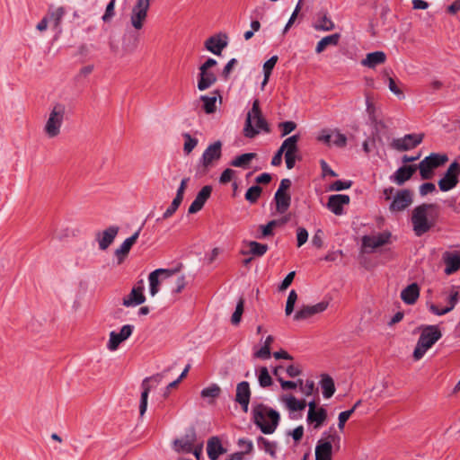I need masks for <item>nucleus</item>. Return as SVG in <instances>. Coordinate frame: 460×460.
<instances>
[{"mask_svg":"<svg viewBox=\"0 0 460 460\" xmlns=\"http://www.w3.org/2000/svg\"><path fill=\"white\" fill-rule=\"evenodd\" d=\"M440 208L435 203H422L411 212V222L416 236L420 237L436 226Z\"/></svg>","mask_w":460,"mask_h":460,"instance_id":"nucleus-1","label":"nucleus"},{"mask_svg":"<svg viewBox=\"0 0 460 460\" xmlns=\"http://www.w3.org/2000/svg\"><path fill=\"white\" fill-rule=\"evenodd\" d=\"M270 126L262 115L260 102L258 99L252 102V109L247 112L244 127L243 129V136L247 138H254L261 132L269 133Z\"/></svg>","mask_w":460,"mask_h":460,"instance_id":"nucleus-2","label":"nucleus"},{"mask_svg":"<svg viewBox=\"0 0 460 460\" xmlns=\"http://www.w3.org/2000/svg\"><path fill=\"white\" fill-rule=\"evenodd\" d=\"M253 421L264 434H272L279 422V413L262 404L259 403L252 409Z\"/></svg>","mask_w":460,"mask_h":460,"instance_id":"nucleus-3","label":"nucleus"},{"mask_svg":"<svg viewBox=\"0 0 460 460\" xmlns=\"http://www.w3.org/2000/svg\"><path fill=\"white\" fill-rule=\"evenodd\" d=\"M441 337L442 333L438 325L424 326L413 351L414 359L420 360L422 358L427 350L430 349Z\"/></svg>","mask_w":460,"mask_h":460,"instance_id":"nucleus-4","label":"nucleus"},{"mask_svg":"<svg viewBox=\"0 0 460 460\" xmlns=\"http://www.w3.org/2000/svg\"><path fill=\"white\" fill-rule=\"evenodd\" d=\"M65 115L66 107L64 104L58 102L53 105L43 128V131L49 138L57 137L60 134Z\"/></svg>","mask_w":460,"mask_h":460,"instance_id":"nucleus-5","label":"nucleus"},{"mask_svg":"<svg viewBox=\"0 0 460 460\" xmlns=\"http://www.w3.org/2000/svg\"><path fill=\"white\" fill-rule=\"evenodd\" d=\"M336 441H340V437L334 427H331L323 433L321 439L317 442L315 447V460H332V443Z\"/></svg>","mask_w":460,"mask_h":460,"instance_id":"nucleus-6","label":"nucleus"},{"mask_svg":"<svg viewBox=\"0 0 460 460\" xmlns=\"http://www.w3.org/2000/svg\"><path fill=\"white\" fill-rule=\"evenodd\" d=\"M448 161L446 154L431 153L425 157L417 166L422 180H429L433 177V171Z\"/></svg>","mask_w":460,"mask_h":460,"instance_id":"nucleus-7","label":"nucleus"},{"mask_svg":"<svg viewBox=\"0 0 460 460\" xmlns=\"http://www.w3.org/2000/svg\"><path fill=\"white\" fill-rule=\"evenodd\" d=\"M163 380L162 374H156L152 376L146 377L141 384L142 393L139 402V413L142 417L147 409V401L150 391L155 389Z\"/></svg>","mask_w":460,"mask_h":460,"instance_id":"nucleus-8","label":"nucleus"},{"mask_svg":"<svg viewBox=\"0 0 460 460\" xmlns=\"http://www.w3.org/2000/svg\"><path fill=\"white\" fill-rule=\"evenodd\" d=\"M424 134H406L402 137L393 139L391 147L399 152L412 150L423 141Z\"/></svg>","mask_w":460,"mask_h":460,"instance_id":"nucleus-9","label":"nucleus"},{"mask_svg":"<svg viewBox=\"0 0 460 460\" xmlns=\"http://www.w3.org/2000/svg\"><path fill=\"white\" fill-rule=\"evenodd\" d=\"M460 175V164L453 162L444 176L438 181V187L442 191H448L454 189L458 183Z\"/></svg>","mask_w":460,"mask_h":460,"instance_id":"nucleus-10","label":"nucleus"},{"mask_svg":"<svg viewBox=\"0 0 460 460\" xmlns=\"http://www.w3.org/2000/svg\"><path fill=\"white\" fill-rule=\"evenodd\" d=\"M413 201L412 191L408 189L397 190L389 204L391 212H401L406 209Z\"/></svg>","mask_w":460,"mask_h":460,"instance_id":"nucleus-11","label":"nucleus"},{"mask_svg":"<svg viewBox=\"0 0 460 460\" xmlns=\"http://www.w3.org/2000/svg\"><path fill=\"white\" fill-rule=\"evenodd\" d=\"M327 420V411L323 407H317L315 401L308 402L306 421L313 425L314 429H319Z\"/></svg>","mask_w":460,"mask_h":460,"instance_id":"nucleus-12","label":"nucleus"},{"mask_svg":"<svg viewBox=\"0 0 460 460\" xmlns=\"http://www.w3.org/2000/svg\"><path fill=\"white\" fill-rule=\"evenodd\" d=\"M149 6L150 0H137L136 4L133 6L130 17L132 26L135 29H142L144 22L147 16Z\"/></svg>","mask_w":460,"mask_h":460,"instance_id":"nucleus-13","label":"nucleus"},{"mask_svg":"<svg viewBox=\"0 0 460 460\" xmlns=\"http://www.w3.org/2000/svg\"><path fill=\"white\" fill-rule=\"evenodd\" d=\"M134 326L131 324L123 325L119 332L114 331L110 332V339L107 343V349L111 351L116 350L119 344L128 339L133 333Z\"/></svg>","mask_w":460,"mask_h":460,"instance_id":"nucleus-14","label":"nucleus"},{"mask_svg":"<svg viewBox=\"0 0 460 460\" xmlns=\"http://www.w3.org/2000/svg\"><path fill=\"white\" fill-rule=\"evenodd\" d=\"M328 302L322 301L313 305H302L294 314L295 321L307 320L314 314L323 313L328 307Z\"/></svg>","mask_w":460,"mask_h":460,"instance_id":"nucleus-15","label":"nucleus"},{"mask_svg":"<svg viewBox=\"0 0 460 460\" xmlns=\"http://www.w3.org/2000/svg\"><path fill=\"white\" fill-rule=\"evenodd\" d=\"M222 144L220 141H216L209 145L203 152L200 164L204 168H208L212 165L213 162L220 159L222 155Z\"/></svg>","mask_w":460,"mask_h":460,"instance_id":"nucleus-16","label":"nucleus"},{"mask_svg":"<svg viewBox=\"0 0 460 460\" xmlns=\"http://www.w3.org/2000/svg\"><path fill=\"white\" fill-rule=\"evenodd\" d=\"M196 438L195 429L191 428L181 438L173 441V449L177 453H191Z\"/></svg>","mask_w":460,"mask_h":460,"instance_id":"nucleus-17","label":"nucleus"},{"mask_svg":"<svg viewBox=\"0 0 460 460\" xmlns=\"http://www.w3.org/2000/svg\"><path fill=\"white\" fill-rule=\"evenodd\" d=\"M119 231V226H111L103 231L97 232L95 234V240L98 243L99 249L105 251L113 243Z\"/></svg>","mask_w":460,"mask_h":460,"instance_id":"nucleus-18","label":"nucleus"},{"mask_svg":"<svg viewBox=\"0 0 460 460\" xmlns=\"http://www.w3.org/2000/svg\"><path fill=\"white\" fill-rule=\"evenodd\" d=\"M350 198L346 194L331 195L328 199L327 208L336 216L344 214V206L349 204Z\"/></svg>","mask_w":460,"mask_h":460,"instance_id":"nucleus-19","label":"nucleus"},{"mask_svg":"<svg viewBox=\"0 0 460 460\" xmlns=\"http://www.w3.org/2000/svg\"><path fill=\"white\" fill-rule=\"evenodd\" d=\"M174 271L164 269H157L152 271L148 276L149 292L152 296H155L159 292L160 277L164 276V279L170 278L173 275Z\"/></svg>","mask_w":460,"mask_h":460,"instance_id":"nucleus-20","label":"nucleus"},{"mask_svg":"<svg viewBox=\"0 0 460 460\" xmlns=\"http://www.w3.org/2000/svg\"><path fill=\"white\" fill-rule=\"evenodd\" d=\"M251 399L250 385L247 381H243L237 384L235 401L238 402L244 412L248 411V407Z\"/></svg>","mask_w":460,"mask_h":460,"instance_id":"nucleus-21","label":"nucleus"},{"mask_svg":"<svg viewBox=\"0 0 460 460\" xmlns=\"http://www.w3.org/2000/svg\"><path fill=\"white\" fill-rule=\"evenodd\" d=\"M212 192V187L206 185L198 192L196 198L189 207L188 212L190 214H195L202 209L207 200L209 199Z\"/></svg>","mask_w":460,"mask_h":460,"instance_id":"nucleus-22","label":"nucleus"},{"mask_svg":"<svg viewBox=\"0 0 460 460\" xmlns=\"http://www.w3.org/2000/svg\"><path fill=\"white\" fill-rule=\"evenodd\" d=\"M145 301L144 287L139 285L134 287L130 293L123 298L122 305L126 307H134L142 305Z\"/></svg>","mask_w":460,"mask_h":460,"instance_id":"nucleus-23","label":"nucleus"},{"mask_svg":"<svg viewBox=\"0 0 460 460\" xmlns=\"http://www.w3.org/2000/svg\"><path fill=\"white\" fill-rule=\"evenodd\" d=\"M226 39V34L211 36L205 41V48L215 55H221L222 50L227 46Z\"/></svg>","mask_w":460,"mask_h":460,"instance_id":"nucleus-24","label":"nucleus"},{"mask_svg":"<svg viewBox=\"0 0 460 460\" xmlns=\"http://www.w3.org/2000/svg\"><path fill=\"white\" fill-rule=\"evenodd\" d=\"M417 170V165H403L398 168L394 174L390 176L391 181L401 186L410 180Z\"/></svg>","mask_w":460,"mask_h":460,"instance_id":"nucleus-25","label":"nucleus"},{"mask_svg":"<svg viewBox=\"0 0 460 460\" xmlns=\"http://www.w3.org/2000/svg\"><path fill=\"white\" fill-rule=\"evenodd\" d=\"M142 227H139L130 237L127 238L121 245L115 250V255L118 258V263L120 264L128 254L131 247L139 237Z\"/></svg>","mask_w":460,"mask_h":460,"instance_id":"nucleus-26","label":"nucleus"},{"mask_svg":"<svg viewBox=\"0 0 460 460\" xmlns=\"http://www.w3.org/2000/svg\"><path fill=\"white\" fill-rule=\"evenodd\" d=\"M226 449L222 446L218 437H211L207 442V453L210 460H217L218 457L225 454Z\"/></svg>","mask_w":460,"mask_h":460,"instance_id":"nucleus-27","label":"nucleus"},{"mask_svg":"<svg viewBox=\"0 0 460 460\" xmlns=\"http://www.w3.org/2000/svg\"><path fill=\"white\" fill-rule=\"evenodd\" d=\"M390 236V233H382L376 235H365L362 238V244L366 248H378L387 243Z\"/></svg>","mask_w":460,"mask_h":460,"instance_id":"nucleus-28","label":"nucleus"},{"mask_svg":"<svg viewBox=\"0 0 460 460\" xmlns=\"http://www.w3.org/2000/svg\"><path fill=\"white\" fill-rule=\"evenodd\" d=\"M443 259L446 264L445 272L452 274L460 269V252H445Z\"/></svg>","mask_w":460,"mask_h":460,"instance_id":"nucleus-29","label":"nucleus"},{"mask_svg":"<svg viewBox=\"0 0 460 460\" xmlns=\"http://www.w3.org/2000/svg\"><path fill=\"white\" fill-rule=\"evenodd\" d=\"M459 301V293L456 290H451L448 296V305L445 308L439 309L435 305H430L429 310L436 315H443L451 312Z\"/></svg>","mask_w":460,"mask_h":460,"instance_id":"nucleus-30","label":"nucleus"},{"mask_svg":"<svg viewBox=\"0 0 460 460\" xmlns=\"http://www.w3.org/2000/svg\"><path fill=\"white\" fill-rule=\"evenodd\" d=\"M420 296V288L417 283H412L401 292L402 300L407 305H413Z\"/></svg>","mask_w":460,"mask_h":460,"instance_id":"nucleus-31","label":"nucleus"},{"mask_svg":"<svg viewBox=\"0 0 460 460\" xmlns=\"http://www.w3.org/2000/svg\"><path fill=\"white\" fill-rule=\"evenodd\" d=\"M198 81V89L205 91L211 87L217 82V75L208 70H199Z\"/></svg>","mask_w":460,"mask_h":460,"instance_id":"nucleus-32","label":"nucleus"},{"mask_svg":"<svg viewBox=\"0 0 460 460\" xmlns=\"http://www.w3.org/2000/svg\"><path fill=\"white\" fill-rule=\"evenodd\" d=\"M386 56L383 51H375L368 53L361 61V64L365 66L374 68L377 65L383 64L385 62Z\"/></svg>","mask_w":460,"mask_h":460,"instance_id":"nucleus-33","label":"nucleus"},{"mask_svg":"<svg viewBox=\"0 0 460 460\" xmlns=\"http://www.w3.org/2000/svg\"><path fill=\"white\" fill-rule=\"evenodd\" d=\"M341 40L340 33H333L328 36L323 37L321 40H319L315 47V52L317 54L322 53L326 49L327 47L330 46H337Z\"/></svg>","mask_w":460,"mask_h":460,"instance_id":"nucleus-34","label":"nucleus"},{"mask_svg":"<svg viewBox=\"0 0 460 460\" xmlns=\"http://www.w3.org/2000/svg\"><path fill=\"white\" fill-rule=\"evenodd\" d=\"M313 27L315 31H331L335 28V25L332 19L326 13H323L317 17Z\"/></svg>","mask_w":460,"mask_h":460,"instance_id":"nucleus-35","label":"nucleus"},{"mask_svg":"<svg viewBox=\"0 0 460 460\" xmlns=\"http://www.w3.org/2000/svg\"><path fill=\"white\" fill-rule=\"evenodd\" d=\"M274 199L276 201L277 211L280 214L287 212L290 207V195L288 193H281L280 191H276Z\"/></svg>","mask_w":460,"mask_h":460,"instance_id":"nucleus-36","label":"nucleus"},{"mask_svg":"<svg viewBox=\"0 0 460 460\" xmlns=\"http://www.w3.org/2000/svg\"><path fill=\"white\" fill-rule=\"evenodd\" d=\"M320 385L323 390V395L326 399L331 398L335 393V385L333 379L328 375L322 376Z\"/></svg>","mask_w":460,"mask_h":460,"instance_id":"nucleus-37","label":"nucleus"},{"mask_svg":"<svg viewBox=\"0 0 460 460\" xmlns=\"http://www.w3.org/2000/svg\"><path fill=\"white\" fill-rule=\"evenodd\" d=\"M298 140H299V136L293 135V136L286 138L283 141L279 149H281L285 154H290V155L296 154V152L298 151V147H297Z\"/></svg>","mask_w":460,"mask_h":460,"instance_id":"nucleus-38","label":"nucleus"},{"mask_svg":"<svg viewBox=\"0 0 460 460\" xmlns=\"http://www.w3.org/2000/svg\"><path fill=\"white\" fill-rule=\"evenodd\" d=\"M282 401L291 411H303L306 407L305 400H298L293 395H287L283 397Z\"/></svg>","mask_w":460,"mask_h":460,"instance_id":"nucleus-39","label":"nucleus"},{"mask_svg":"<svg viewBox=\"0 0 460 460\" xmlns=\"http://www.w3.org/2000/svg\"><path fill=\"white\" fill-rule=\"evenodd\" d=\"M248 246L250 248V251L249 252H242V253L243 254L250 253L255 257L263 256L269 249V246L267 244L261 243L256 241H250L248 243Z\"/></svg>","mask_w":460,"mask_h":460,"instance_id":"nucleus-40","label":"nucleus"},{"mask_svg":"<svg viewBox=\"0 0 460 460\" xmlns=\"http://www.w3.org/2000/svg\"><path fill=\"white\" fill-rule=\"evenodd\" d=\"M255 153H245L233 159L230 162V164L234 167L246 169L249 167V164L253 158H255Z\"/></svg>","mask_w":460,"mask_h":460,"instance_id":"nucleus-41","label":"nucleus"},{"mask_svg":"<svg viewBox=\"0 0 460 460\" xmlns=\"http://www.w3.org/2000/svg\"><path fill=\"white\" fill-rule=\"evenodd\" d=\"M182 137L184 138L183 152L185 155H190L197 146L199 140L187 132L183 133Z\"/></svg>","mask_w":460,"mask_h":460,"instance_id":"nucleus-42","label":"nucleus"},{"mask_svg":"<svg viewBox=\"0 0 460 460\" xmlns=\"http://www.w3.org/2000/svg\"><path fill=\"white\" fill-rule=\"evenodd\" d=\"M258 444L266 453L270 454L272 457H276L277 444L275 442H271L263 437H259Z\"/></svg>","mask_w":460,"mask_h":460,"instance_id":"nucleus-43","label":"nucleus"},{"mask_svg":"<svg viewBox=\"0 0 460 460\" xmlns=\"http://www.w3.org/2000/svg\"><path fill=\"white\" fill-rule=\"evenodd\" d=\"M221 388L217 384H212L211 385L204 388L200 392V395L202 398H210L215 399L220 395Z\"/></svg>","mask_w":460,"mask_h":460,"instance_id":"nucleus-44","label":"nucleus"},{"mask_svg":"<svg viewBox=\"0 0 460 460\" xmlns=\"http://www.w3.org/2000/svg\"><path fill=\"white\" fill-rule=\"evenodd\" d=\"M200 100L203 102V109L206 113L210 114L216 111V96L201 95Z\"/></svg>","mask_w":460,"mask_h":460,"instance_id":"nucleus-45","label":"nucleus"},{"mask_svg":"<svg viewBox=\"0 0 460 460\" xmlns=\"http://www.w3.org/2000/svg\"><path fill=\"white\" fill-rule=\"evenodd\" d=\"M278 61V56H272L270 59H268L263 65V73H264V80L262 84H266L270 75L274 68L276 63Z\"/></svg>","mask_w":460,"mask_h":460,"instance_id":"nucleus-46","label":"nucleus"},{"mask_svg":"<svg viewBox=\"0 0 460 460\" xmlns=\"http://www.w3.org/2000/svg\"><path fill=\"white\" fill-rule=\"evenodd\" d=\"M259 384L261 387H268L272 384V378L268 371L266 367H261L260 368V373L258 376Z\"/></svg>","mask_w":460,"mask_h":460,"instance_id":"nucleus-47","label":"nucleus"},{"mask_svg":"<svg viewBox=\"0 0 460 460\" xmlns=\"http://www.w3.org/2000/svg\"><path fill=\"white\" fill-rule=\"evenodd\" d=\"M243 308H244V299L243 297H240L239 301L237 302L235 311L234 312V314H232V317H231V323L234 325H237L241 322L242 314L243 313Z\"/></svg>","mask_w":460,"mask_h":460,"instance_id":"nucleus-48","label":"nucleus"},{"mask_svg":"<svg viewBox=\"0 0 460 460\" xmlns=\"http://www.w3.org/2000/svg\"><path fill=\"white\" fill-rule=\"evenodd\" d=\"M261 188L258 185L252 186L245 193V199L250 203H255L261 194Z\"/></svg>","mask_w":460,"mask_h":460,"instance_id":"nucleus-49","label":"nucleus"},{"mask_svg":"<svg viewBox=\"0 0 460 460\" xmlns=\"http://www.w3.org/2000/svg\"><path fill=\"white\" fill-rule=\"evenodd\" d=\"M296 300H297V293L296 292V290L292 289L288 294L287 303H286V308H285L286 315H290L293 313Z\"/></svg>","mask_w":460,"mask_h":460,"instance_id":"nucleus-50","label":"nucleus"},{"mask_svg":"<svg viewBox=\"0 0 460 460\" xmlns=\"http://www.w3.org/2000/svg\"><path fill=\"white\" fill-rule=\"evenodd\" d=\"M296 300H297V293L296 292V290L292 289L288 294L287 303H286V308H285L286 315H290L293 313Z\"/></svg>","mask_w":460,"mask_h":460,"instance_id":"nucleus-51","label":"nucleus"},{"mask_svg":"<svg viewBox=\"0 0 460 460\" xmlns=\"http://www.w3.org/2000/svg\"><path fill=\"white\" fill-rule=\"evenodd\" d=\"M181 204V201L178 199H173L170 206L166 208V210L164 212L161 218H157L156 221H160L161 219H168L171 217L179 208L180 205Z\"/></svg>","mask_w":460,"mask_h":460,"instance_id":"nucleus-52","label":"nucleus"},{"mask_svg":"<svg viewBox=\"0 0 460 460\" xmlns=\"http://www.w3.org/2000/svg\"><path fill=\"white\" fill-rule=\"evenodd\" d=\"M351 186H352V181H341V180H338V181H335L334 182H332L330 185L329 190H332V191H341V190H348Z\"/></svg>","mask_w":460,"mask_h":460,"instance_id":"nucleus-53","label":"nucleus"},{"mask_svg":"<svg viewBox=\"0 0 460 460\" xmlns=\"http://www.w3.org/2000/svg\"><path fill=\"white\" fill-rule=\"evenodd\" d=\"M332 143L339 147H343L347 144V137L344 134L341 133L339 130L333 131V137Z\"/></svg>","mask_w":460,"mask_h":460,"instance_id":"nucleus-54","label":"nucleus"},{"mask_svg":"<svg viewBox=\"0 0 460 460\" xmlns=\"http://www.w3.org/2000/svg\"><path fill=\"white\" fill-rule=\"evenodd\" d=\"M279 128L281 129L282 137H285L296 129V124L294 121H284L279 123Z\"/></svg>","mask_w":460,"mask_h":460,"instance_id":"nucleus-55","label":"nucleus"},{"mask_svg":"<svg viewBox=\"0 0 460 460\" xmlns=\"http://www.w3.org/2000/svg\"><path fill=\"white\" fill-rule=\"evenodd\" d=\"M308 240V232L304 227H298L296 230V241L297 246L301 247L304 245Z\"/></svg>","mask_w":460,"mask_h":460,"instance_id":"nucleus-56","label":"nucleus"},{"mask_svg":"<svg viewBox=\"0 0 460 460\" xmlns=\"http://www.w3.org/2000/svg\"><path fill=\"white\" fill-rule=\"evenodd\" d=\"M278 225V221L271 220L265 226H260V228L261 229V236H270L273 235V228Z\"/></svg>","mask_w":460,"mask_h":460,"instance_id":"nucleus-57","label":"nucleus"},{"mask_svg":"<svg viewBox=\"0 0 460 460\" xmlns=\"http://www.w3.org/2000/svg\"><path fill=\"white\" fill-rule=\"evenodd\" d=\"M354 412V409H349L348 411H344L339 414L338 420V427L341 430L344 429L346 421L349 419V417Z\"/></svg>","mask_w":460,"mask_h":460,"instance_id":"nucleus-58","label":"nucleus"},{"mask_svg":"<svg viewBox=\"0 0 460 460\" xmlns=\"http://www.w3.org/2000/svg\"><path fill=\"white\" fill-rule=\"evenodd\" d=\"M235 174V171L230 168L226 169L219 177V182L221 184H226L230 182Z\"/></svg>","mask_w":460,"mask_h":460,"instance_id":"nucleus-59","label":"nucleus"},{"mask_svg":"<svg viewBox=\"0 0 460 460\" xmlns=\"http://www.w3.org/2000/svg\"><path fill=\"white\" fill-rule=\"evenodd\" d=\"M237 444L239 447L243 448L242 453H243V455L250 454L253 450V444L251 440L239 438Z\"/></svg>","mask_w":460,"mask_h":460,"instance_id":"nucleus-60","label":"nucleus"},{"mask_svg":"<svg viewBox=\"0 0 460 460\" xmlns=\"http://www.w3.org/2000/svg\"><path fill=\"white\" fill-rule=\"evenodd\" d=\"M115 1L116 0H111L107 4L105 13L102 16L103 22H109L114 16Z\"/></svg>","mask_w":460,"mask_h":460,"instance_id":"nucleus-61","label":"nucleus"},{"mask_svg":"<svg viewBox=\"0 0 460 460\" xmlns=\"http://www.w3.org/2000/svg\"><path fill=\"white\" fill-rule=\"evenodd\" d=\"M65 12L63 8H58L56 11L50 13L49 19L54 22V25L58 27L61 22V19L64 15Z\"/></svg>","mask_w":460,"mask_h":460,"instance_id":"nucleus-62","label":"nucleus"},{"mask_svg":"<svg viewBox=\"0 0 460 460\" xmlns=\"http://www.w3.org/2000/svg\"><path fill=\"white\" fill-rule=\"evenodd\" d=\"M388 87H389V90L394 94H395L397 97H399V98L404 97L402 91L397 86L395 81L392 77L388 78Z\"/></svg>","mask_w":460,"mask_h":460,"instance_id":"nucleus-63","label":"nucleus"},{"mask_svg":"<svg viewBox=\"0 0 460 460\" xmlns=\"http://www.w3.org/2000/svg\"><path fill=\"white\" fill-rule=\"evenodd\" d=\"M186 286L185 277L183 275L178 277L174 282V287L172 288L173 293H181Z\"/></svg>","mask_w":460,"mask_h":460,"instance_id":"nucleus-64","label":"nucleus"}]
</instances>
